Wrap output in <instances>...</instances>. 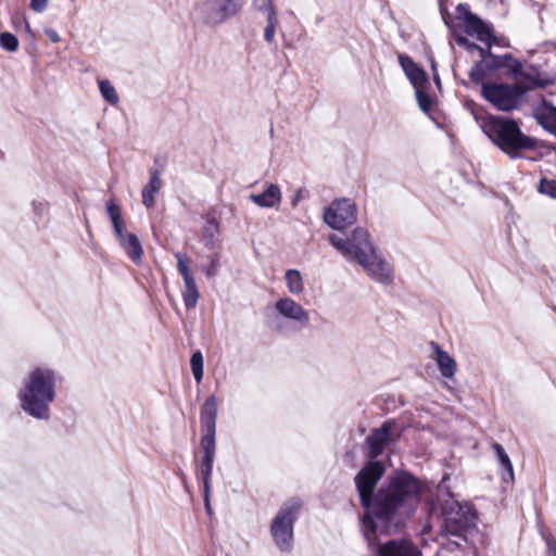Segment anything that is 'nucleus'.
I'll list each match as a JSON object with an SVG mask.
<instances>
[{"mask_svg": "<svg viewBox=\"0 0 556 556\" xmlns=\"http://www.w3.org/2000/svg\"><path fill=\"white\" fill-rule=\"evenodd\" d=\"M525 90L518 85L484 84L482 96L500 111H511L518 108Z\"/></svg>", "mask_w": 556, "mask_h": 556, "instance_id": "9", "label": "nucleus"}, {"mask_svg": "<svg viewBox=\"0 0 556 556\" xmlns=\"http://www.w3.org/2000/svg\"><path fill=\"white\" fill-rule=\"evenodd\" d=\"M185 282V291L182 293L185 305L188 308H194L198 304L200 293L195 283V280H188Z\"/></svg>", "mask_w": 556, "mask_h": 556, "instance_id": "25", "label": "nucleus"}, {"mask_svg": "<svg viewBox=\"0 0 556 556\" xmlns=\"http://www.w3.org/2000/svg\"><path fill=\"white\" fill-rule=\"evenodd\" d=\"M445 475L437 488V503L443 516V530L446 534L467 541L468 534L476 528L477 511L471 504L455 500Z\"/></svg>", "mask_w": 556, "mask_h": 556, "instance_id": "3", "label": "nucleus"}, {"mask_svg": "<svg viewBox=\"0 0 556 556\" xmlns=\"http://www.w3.org/2000/svg\"><path fill=\"white\" fill-rule=\"evenodd\" d=\"M218 263L216 260H213L211 265L205 269V273L208 277H214L217 273Z\"/></svg>", "mask_w": 556, "mask_h": 556, "instance_id": "38", "label": "nucleus"}, {"mask_svg": "<svg viewBox=\"0 0 556 556\" xmlns=\"http://www.w3.org/2000/svg\"><path fill=\"white\" fill-rule=\"evenodd\" d=\"M465 28H466L467 34H469L471 36H476L478 40L486 43L488 47L491 46V39H492L491 30L481 20H479L475 16H469L466 20Z\"/></svg>", "mask_w": 556, "mask_h": 556, "instance_id": "19", "label": "nucleus"}, {"mask_svg": "<svg viewBox=\"0 0 556 556\" xmlns=\"http://www.w3.org/2000/svg\"><path fill=\"white\" fill-rule=\"evenodd\" d=\"M243 7V0H206L195 8L199 20L207 26H217L235 16Z\"/></svg>", "mask_w": 556, "mask_h": 556, "instance_id": "8", "label": "nucleus"}, {"mask_svg": "<svg viewBox=\"0 0 556 556\" xmlns=\"http://www.w3.org/2000/svg\"><path fill=\"white\" fill-rule=\"evenodd\" d=\"M473 115L480 121L484 134L503 151L511 153L534 146V141L520 131L516 122L492 115L480 119L475 112Z\"/></svg>", "mask_w": 556, "mask_h": 556, "instance_id": "4", "label": "nucleus"}, {"mask_svg": "<svg viewBox=\"0 0 556 556\" xmlns=\"http://www.w3.org/2000/svg\"><path fill=\"white\" fill-rule=\"evenodd\" d=\"M0 46L12 52L18 48V40L13 34L5 31L0 35Z\"/></svg>", "mask_w": 556, "mask_h": 556, "instance_id": "30", "label": "nucleus"}, {"mask_svg": "<svg viewBox=\"0 0 556 556\" xmlns=\"http://www.w3.org/2000/svg\"><path fill=\"white\" fill-rule=\"evenodd\" d=\"M431 348L433 350L431 357L435 361L441 375L444 378L452 379L457 370L455 359L446 351L442 350L439 344L432 342Z\"/></svg>", "mask_w": 556, "mask_h": 556, "instance_id": "15", "label": "nucleus"}, {"mask_svg": "<svg viewBox=\"0 0 556 556\" xmlns=\"http://www.w3.org/2000/svg\"><path fill=\"white\" fill-rule=\"evenodd\" d=\"M118 242L129 258L136 263L140 262L143 254V249L135 233H126V236L119 239Z\"/></svg>", "mask_w": 556, "mask_h": 556, "instance_id": "21", "label": "nucleus"}, {"mask_svg": "<svg viewBox=\"0 0 556 556\" xmlns=\"http://www.w3.org/2000/svg\"><path fill=\"white\" fill-rule=\"evenodd\" d=\"M162 188L161 174L157 169L150 170V180L142 189V204L151 208L155 203V194Z\"/></svg>", "mask_w": 556, "mask_h": 556, "instance_id": "18", "label": "nucleus"}, {"mask_svg": "<svg viewBox=\"0 0 556 556\" xmlns=\"http://www.w3.org/2000/svg\"><path fill=\"white\" fill-rule=\"evenodd\" d=\"M456 42L457 45L459 46H463L465 48H467L469 51H478L480 56L483 59L484 58V54H485V50L481 47H478L477 45L475 43H470L465 37H462V36H458L456 37Z\"/></svg>", "mask_w": 556, "mask_h": 556, "instance_id": "33", "label": "nucleus"}, {"mask_svg": "<svg viewBox=\"0 0 556 556\" xmlns=\"http://www.w3.org/2000/svg\"><path fill=\"white\" fill-rule=\"evenodd\" d=\"M204 502H205V507H206L207 511L210 513V511H211V506H210V491L207 492V495H206V493L204 492Z\"/></svg>", "mask_w": 556, "mask_h": 556, "instance_id": "41", "label": "nucleus"}, {"mask_svg": "<svg viewBox=\"0 0 556 556\" xmlns=\"http://www.w3.org/2000/svg\"><path fill=\"white\" fill-rule=\"evenodd\" d=\"M58 374L48 366L31 368L17 393L21 408L29 416L47 420L56 396Z\"/></svg>", "mask_w": 556, "mask_h": 556, "instance_id": "2", "label": "nucleus"}, {"mask_svg": "<svg viewBox=\"0 0 556 556\" xmlns=\"http://www.w3.org/2000/svg\"><path fill=\"white\" fill-rule=\"evenodd\" d=\"M359 266L371 280L380 285L389 286L394 281L395 274L393 265L387 260L379 249H377Z\"/></svg>", "mask_w": 556, "mask_h": 556, "instance_id": "11", "label": "nucleus"}, {"mask_svg": "<svg viewBox=\"0 0 556 556\" xmlns=\"http://www.w3.org/2000/svg\"><path fill=\"white\" fill-rule=\"evenodd\" d=\"M217 418V400L214 395H210L201 407V427L204 434L201 438V448L203 459L200 472L203 479V489L207 494L211 491V477L215 459V433Z\"/></svg>", "mask_w": 556, "mask_h": 556, "instance_id": "5", "label": "nucleus"}, {"mask_svg": "<svg viewBox=\"0 0 556 556\" xmlns=\"http://www.w3.org/2000/svg\"><path fill=\"white\" fill-rule=\"evenodd\" d=\"M190 366L194 380L200 383L203 379V356L200 351L194 352L190 358Z\"/></svg>", "mask_w": 556, "mask_h": 556, "instance_id": "28", "label": "nucleus"}, {"mask_svg": "<svg viewBox=\"0 0 556 556\" xmlns=\"http://www.w3.org/2000/svg\"><path fill=\"white\" fill-rule=\"evenodd\" d=\"M283 282L288 292L294 296H299L305 291L303 276L298 269H287L283 274Z\"/></svg>", "mask_w": 556, "mask_h": 556, "instance_id": "20", "label": "nucleus"}, {"mask_svg": "<svg viewBox=\"0 0 556 556\" xmlns=\"http://www.w3.org/2000/svg\"><path fill=\"white\" fill-rule=\"evenodd\" d=\"M495 455L497 457L498 464L504 469V472L502 475V479L504 481H510L513 482L515 479L514 468L513 464L510 462L509 456L505 452L504 447L500 443H494L492 445Z\"/></svg>", "mask_w": 556, "mask_h": 556, "instance_id": "22", "label": "nucleus"}, {"mask_svg": "<svg viewBox=\"0 0 556 556\" xmlns=\"http://www.w3.org/2000/svg\"><path fill=\"white\" fill-rule=\"evenodd\" d=\"M45 33H46V35L49 37V39L52 42H59L61 40L60 35L58 34V31L52 29V28H47L45 30Z\"/></svg>", "mask_w": 556, "mask_h": 556, "instance_id": "37", "label": "nucleus"}, {"mask_svg": "<svg viewBox=\"0 0 556 556\" xmlns=\"http://www.w3.org/2000/svg\"><path fill=\"white\" fill-rule=\"evenodd\" d=\"M249 199L262 208H274L280 204L282 193L278 185L267 184L263 192L252 193Z\"/></svg>", "mask_w": 556, "mask_h": 556, "instance_id": "14", "label": "nucleus"}, {"mask_svg": "<svg viewBox=\"0 0 556 556\" xmlns=\"http://www.w3.org/2000/svg\"><path fill=\"white\" fill-rule=\"evenodd\" d=\"M329 241L348 262L358 265L379 249L368 230L361 227L355 228L349 238L331 235Z\"/></svg>", "mask_w": 556, "mask_h": 556, "instance_id": "6", "label": "nucleus"}, {"mask_svg": "<svg viewBox=\"0 0 556 556\" xmlns=\"http://www.w3.org/2000/svg\"><path fill=\"white\" fill-rule=\"evenodd\" d=\"M253 5L269 15L270 11L276 12L273 0H253Z\"/></svg>", "mask_w": 556, "mask_h": 556, "instance_id": "34", "label": "nucleus"}, {"mask_svg": "<svg viewBox=\"0 0 556 556\" xmlns=\"http://www.w3.org/2000/svg\"><path fill=\"white\" fill-rule=\"evenodd\" d=\"M49 203L46 201H34L33 202V211L38 216H45L48 213Z\"/></svg>", "mask_w": 556, "mask_h": 556, "instance_id": "35", "label": "nucleus"}, {"mask_svg": "<svg viewBox=\"0 0 556 556\" xmlns=\"http://www.w3.org/2000/svg\"><path fill=\"white\" fill-rule=\"evenodd\" d=\"M99 89L101 92V96L112 105H115L118 103L119 98L118 94L114 88V86L108 80H99Z\"/></svg>", "mask_w": 556, "mask_h": 556, "instance_id": "26", "label": "nucleus"}, {"mask_svg": "<svg viewBox=\"0 0 556 556\" xmlns=\"http://www.w3.org/2000/svg\"><path fill=\"white\" fill-rule=\"evenodd\" d=\"M548 549L552 553L553 556H556V542H549L548 543Z\"/></svg>", "mask_w": 556, "mask_h": 556, "instance_id": "43", "label": "nucleus"}, {"mask_svg": "<svg viewBox=\"0 0 556 556\" xmlns=\"http://www.w3.org/2000/svg\"><path fill=\"white\" fill-rule=\"evenodd\" d=\"M533 115L538 123L556 136V108L543 101L534 108Z\"/></svg>", "mask_w": 556, "mask_h": 556, "instance_id": "16", "label": "nucleus"}, {"mask_svg": "<svg viewBox=\"0 0 556 556\" xmlns=\"http://www.w3.org/2000/svg\"><path fill=\"white\" fill-rule=\"evenodd\" d=\"M399 61L415 89L424 88V86L428 83L426 73L419 68L409 56L400 55Z\"/></svg>", "mask_w": 556, "mask_h": 556, "instance_id": "17", "label": "nucleus"}, {"mask_svg": "<svg viewBox=\"0 0 556 556\" xmlns=\"http://www.w3.org/2000/svg\"><path fill=\"white\" fill-rule=\"evenodd\" d=\"M429 507H430V510H431V511H434V510L437 509V504H435L433 501H431V502L429 503Z\"/></svg>", "mask_w": 556, "mask_h": 556, "instance_id": "44", "label": "nucleus"}, {"mask_svg": "<svg viewBox=\"0 0 556 556\" xmlns=\"http://www.w3.org/2000/svg\"><path fill=\"white\" fill-rule=\"evenodd\" d=\"M383 472L380 462H370L355 477L362 504L367 508L362 519L364 538L375 556H420V551L410 541L391 540L384 544H377V541L381 534L395 531L415 513L421 498L428 495L429 486L410 473L399 471L372 496Z\"/></svg>", "mask_w": 556, "mask_h": 556, "instance_id": "1", "label": "nucleus"}, {"mask_svg": "<svg viewBox=\"0 0 556 556\" xmlns=\"http://www.w3.org/2000/svg\"><path fill=\"white\" fill-rule=\"evenodd\" d=\"M276 316L298 327L309 324V313L300 303L289 295L279 296L274 303Z\"/></svg>", "mask_w": 556, "mask_h": 556, "instance_id": "13", "label": "nucleus"}, {"mask_svg": "<svg viewBox=\"0 0 556 556\" xmlns=\"http://www.w3.org/2000/svg\"><path fill=\"white\" fill-rule=\"evenodd\" d=\"M470 76L473 80H479L481 75H480V68H479V65H477L473 70H471L470 72Z\"/></svg>", "mask_w": 556, "mask_h": 556, "instance_id": "40", "label": "nucleus"}, {"mask_svg": "<svg viewBox=\"0 0 556 556\" xmlns=\"http://www.w3.org/2000/svg\"><path fill=\"white\" fill-rule=\"evenodd\" d=\"M20 17H21L22 22L25 24V29H26L28 33H30V26H29V23H28V21H27L26 16H25L24 14H22Z\"/></svg>", "mask_w": 556, "mask_h": 556, "instance_id": "42", "label": "nucleus"}, {"mask_svg": "<svg viewBox=\"0 0 556 556\" xmlns=\"http://www.w3.org/2000/svg\"><path fill=\"white\" fill-rule=\"evenodd\" d=\"M49 0H30V9L37 13L43 12L48 7Z\"/></svg>", "mask_w": 556, "mask_h": 556, "instance_id": "36", "label": "nucleus"}, {"mask_svg": "<svg viewBox=\"0 0 556 556\" xmlns=\"http://www.w3.org/2000/svg\"><path fill=\"white\" fill-rule=\"evenodd\" d=\"M355 204L348 199L336 200L324 213V220L333 229H343L356 220Z\"/></svg>", "mask_w": 556, "mask_h": 556, "instance_id": "12", "label": "nucleus"}, {"mask_svg": "<svg viewBox=\"0 0 556 556\" xmlns=\"http://www.w3.org/2000/svg\"><path fill=\"white\" fill-rule=\"evenodd\" d=\"M175 257L177 260L178 271L182 276L184 281L194 279L189 267L190 258L180 252H176Z\"/></svg>", "mask_w": 556, "mask_h": 556, "instance_id": "27", "label": "nucleus"}, {"mask_svg": "<svg viewBox=\"0 0 556 556\" xmlns=\"http://www.w3.org/2000/svg\"><path fill=\"white\" fill-rule=\"evenodd\" d=\"M106 211H108V214H109L110 219L112 222L115 236L119 240L123 237H125L126 233H127V232H125V223H124V220L122 218L121 208H119V206L114 201H110L106 204Z\"/></svg>", "mask_w": 556, "mask_h": 556, "instance_id": "24", "label": "nucleus"}, {"mask_svg": "<svg viewBox=\"0 0 556 556\" xmlns=\"http://www.w3.org/2000/svg\"><path fill=\"white\" fill-rule=\"evenodd\" d=\"M416 99H417L419 108L424 112L430 111V109L432 106V100L429 97V94H427L426 92L422 91V88L416 89Z\"/></svg>", "mask_w": 556, "mask_h": 556, "instance_id": "31", "label": "nucleus"}, {"mask_svg": "<svg viewBox=\"0 0 556 556\" xmlns=\"http://www.w3.org/2000/svg\"><path fill=\"white\" fill-rule=\"evenodd\" d=\"M539 190L543 194L556 198V180L542 179Z\"/></svg>", "mask_w": 556, "mask_h": 556, "instance_id": "32", "label": "nucleus"}, {"mask_svg": "<svg viewBox=\"0 0 556 556\" xmlns=\"http://www.w3.org/2000/svg\"><path fill=\"white\" fill-rule=\"evenodd\" d=\"M402 432L403 427L394 420H388L380 428L374 429L366 439L369 457L376 458L381 455L388 445L401 438Z\"/></svg>", "mask_w": 556, "mask_h": 556, "instance_id": "10", "label": "nucleus"}, {"mask_svg": "<svg viewBox=\"0 0 556 556\" xmlns=\"http://www.w3.org/2000/svg\"><path fill=\"white\" fill-rule=\"evenodd\" d=\"M511 62H513V64H511V65H509V66H510V68H511V71H513L514 73H520V72H521V70H522V65H521V63H520V62H518V61H516V60H511Z\"/></svg>", "mask_w": 556, "mask_h": 556, "instance_id": "39", "label": "nucleus"}, {"mask_svg": "<svg viewBox=\"0 0 556 556\" xmlns=\"http://www.w3.org/2000/svg\"><path fill=\"white\" fill-rule=\"evenodd\" d=\"M106 211H108V214H109L110 219L112 222L115 236L119 240L123 237H125L126 233H127V232H125V223H124V220L122 218L121 208H119V206L114 201H110L106 204Z\"/></svg>", "mask_w": 556, "mask_h": 556, "instance_id": "23", "label": "nucleus"}, {"mask_svg": "<svg viewBox=\"0 0 556 556\" xmlns=\"http://www.w3.org/2000/svg\"><path fill=\"white\" fill-rule=\"evenodd\" d=\"M266 17L267 26L265 27L264 30V38L268 43H271L274 42L276 26L278 24L277 13L270 11L269 15H267Z\"/></svg>", "mask_w": 556, "mask_h": 556, "instance_id": "29", "label": "nucleus"}, {"mask_svg": "<svg viewBox=\"0 0 556 556\" xmlns=\"http://www.w3.org/2000/svg\"><path fill=\"white\" fill-rule=\"evenodd\" d=\"M300 504L292 502L285 504L273 519L270 532L276 545L281 551H289L293 543V523L296 519Z\"/></svg>", "mask_w": 556, "mask_h": 556, "instance_id": "7", "label": "nucleus"}]
</instances>
